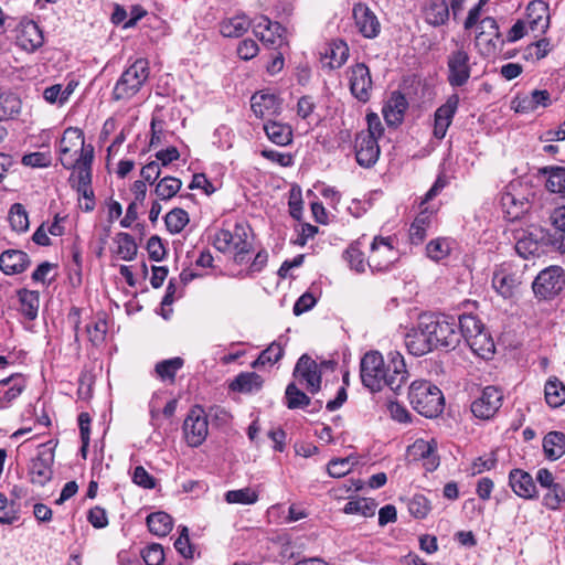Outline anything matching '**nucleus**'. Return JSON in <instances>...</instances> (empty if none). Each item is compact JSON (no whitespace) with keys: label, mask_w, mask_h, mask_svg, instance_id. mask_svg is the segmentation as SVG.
Here are the masks:
<instances>
[{"label":"nucleus","mask_w":565,"mask_h":565,"mask_svg":"<svg viewBox=\"0 0 565 565\" xmlns=\"http://www.w3.org/2000/svg\"><path fill=\"white\" fill-rule=\"evenodd\" d=\"M360 375L363 385L372 392H379L383 386H387L398 394L408 379V371L404 356L398 351L388 352L387 363L380 352L371 351L361 360Z\"/></svg>","instance_id":"obj_1"},{"label":"nucleus","mask_w":565,"mask_h":565,"mask_svg":"<svg viewBox=\"0 0 565 565\" xmlns=\"http://www.w3.org/2000/svg\"><path fill=\"white\" fill-rule=\"evenodd\" d=\"M419 319L434 349H455L459 344L460 333L454 317L424 313Z\"/></svg>","instance_id":"obj_2"},{"label":"nucleus","mask_w":565,"mask_h":565,"mask_svg":"<svg viewBox=\"0 0 565 565\" xmlns=\"http://www.w3.org/2000/svg\"><path fill=\"white\" fill-rule=\"evenodd\" d=\"M408 399L417 413L428 418L438 416L444 409V395L429 381H414L408 388Z\"/></svg>","instance_id":"obj_3"},{"label":"nucleus","mask_w":565,"mask_h":565,"mask_svg":"<svg viewBox=\"0 0 565 565\" xmlns=\"http://www.w3.org/2000/svg\"><path fill=\"white\" fill-rule=\"evenodd\" d=\"M150 68L146 58L136 60L127 67L113 89L114 100H128L134 97L149 78Z\"/></svg>","instance_id":"obj_4"},{"label":"nucleus","mask_w":565,"mask_h":565,"mask_svg":"<svg viewBox=\"0 0 565 565\" xmlns=\"http://www.w3.org/2000/svg\"><path fill=\"white\" fill-rule=\"evenodd\" d=\"M92 150L94 157V148L92 145H85L84 132L79 128H67L60 141V160L62 166L67 170H74L81 167L83 157Z\"/></svg>","instance_id":"obj_5"},{"label":"nucleus","mask_w":565,"mask_h":565,"mask_svg":"<svg viewBox=\"0 0 565 565\" xmlns=\"http://www.w3.org/2000/svg\"><path fill=\"white\" fill-rule=\"evenodd\" d=\"M213 245L222 253L233 249L235 262L242 264L245 255L252 250V244L248 242V227L243 223H236L233 232L222 228L215 233Z\"/></svg>","instance_id":"obj_6"},{"label":"nucleus","mask_w":565,"mask_h":565,"mask_svg":"<svg viewBox=\"0 0 565 565\" xmlns=\"http://www.w3.org/2000/svg\"><path fill=\"white\" fill-rule=\"evenodd\" d=\"M565 288V270L552 265L542 269L532 282V290L537 300H553Z\"/></svg>","instance_id":"obj_7"},{"label":"nucleus","mask_w":565,"mask_h":565,"mask_svg":"<svg viewBox=\"0 0 565 565\" xmlns=\"http://www.w3.org/2000/svg\"><path fill=\"white\" fill-rule=\"evenodd\" d=\"M446 63L448 84L451 87L465 86L469 82L472 71L470 55L465 46L457 45L455 50L450 51Z\"/></svg>","instance_id":"obj_8"},{"label":"nucleus","mask_w":565,"mask_h":565,"mask_svg":"<svg viewBox=\"0 0 565 565\" xmlns=\"http://www.w3.org/2000/svg\"><path fill=\"white\" fill-rule=\"evenodd\" d=\"M503 403V393L497 386H486L480 395L471 403L470 409L476 418L490 419L501 408Z\"/></svg>","instance_id":"obj_9"},{"label":"nucleus","mask_w":565,"mask_h":565,"mask_svg":"<svg viewBox=\"0 0 565 565\" xmlns=\"http://www.w3.org/2000/svg\"><path fill=\"white\" fill-rule=\"evenodd\" d=\"M182 429L185 441L190 447L201 446L209 434V423L204 411L201 407L190 409Z\"/></svg>","instance_id":"obj_10"},{"label":"nucleus","mask_w":565,"mask_h":565,"mask_svg":"<svg viewBox=\"0 0 565 565\" xmlns=\"http://www.w3.org/2000/svg\"><path fill=\"white\" fill-rule=\"evenodd\" d=\"M397 259V252L394 249L391 237H375L371 244V254L367 265L372 271H385Z\"/></svg>","instance_id":"obj_11"},{"label":"nucleus","mask_w":565,"mask_h":565,"mask_svg":"<svg viewBox=\"0 0 565 565\" xmlns=\"http://www.w3.org/2000/svg\"><path fill=\"white\" fill-rule=\"evenodd\" d=\"M349 85L351 94L361 103L370 100L373 82L369 67L356 63L349 68Z\"/></svg>","instance_id":"obj_12"},{"label":"nucleus","mask_w":565,"mask_h":565,"mask_svg":"<svg viewBox=\"0 0 565 565\" xmlns=\"http://www.w3.org/2000/svg\"><path fill=\"white\" fill-rule=\"evenodd\" d=\"M292 374L296 380L306 384V388L309 393L316 394L320 391L321 373L317 362L308 354H302L299 358Z\"/></svg>","instance_id":"obj_13"},{"label":"nucleus","mask_w":565,"mask_h":565,"mask_svg":"<svg viewBox=\"0 0 565 565\" xmlns=\"http://www.w3.org/2000/svg\"><path fill=\"white\" fill-rule=\"evenodd\" d=\"M54 463V452L52 449L40 451L29 465L30 482L35 486L44 487L52 480Z\"/></svg>","instance_id":"obj_14"},{"label":"nucleus","mask_w":565,"mask_h":565,"mask_svg":"<svg viewBox=\"0 0 565 565\" xmlns=\"http://www.w3.org/2000/svg\"><path fill=\"white\" fill-rule=\"evenodd\" d=\"M355 159L363 168L373 167L380 158V146L375 137L369 134H358L355 137Z\"/></svg>","instance_id":"obj_15"},{"label":"nucleus","mask_w":565,"mask_h":565,"mask_svg":"<svg viewBox=\"0 0 565 565\" xmlns=\"http://www.w3.org/2000/svg\"><path fill=\"white\" fill-rule=\"evenodd\" d=\"M458 106L459 96L457 94H452L448 97L445 104L436 109L434 115V137L443 139L446 136Z\"/></svg>","instance_id":"obj_16"},{"label":"nucleus","mask_w":565,"mask_h":565,"mask_svg":"<svg viewBox=\"0 0 565 565\" xmlns=\"http://www.w3.org/2000/svg\"><path fill=\"white\" fill-rule=\"evenodd\" d=\"M92 164H93V156L92 150H88V153L83 157L81 167L74 169L75 173H73L70 178V181L74 182L73 186L76 188L77 192L83 195L85 200H94V192L92 189Z\"/></svg>","instance_id":"obj_17"},{"label":"nucleus","mask_w":565,"mask_h":565,"mask_svg":"<svg viewBox=\"0 0 565 565\" xmlns=\"http://www.w3.org/2000/svg\"><path fill=\"white\" fill-rule=\"evenodd\" d=\"M17 32V43L24 51L32 53L43 45L42 30L34 21H21Z\"/></svg>","instance_id":"obj_18"},{"label":"nucleus","mask_w":565,"mask_h":565,"mask_svg":"<svg viewBox=\"0 0 565 565\" xmlns=\"http://www.w3.org/2000/svg\"><path fill=\"white\" fill-rule=\"evenodd\" d=\"M353 18L359 32L366 39H374L381 31V24L374 12L363 3L353 8Z\"/></svg>","instance_id":"obj_19"},{"label":"nucleus","mask_w":565,"mask_h":565,"mask_svg":"<svg viewBox=\"0 0 565 565\" xmlns=\"http://www.w3.org/2000/svg\"><path fill=\"white\" fill-rule=\"evenodd\" d=\"M509 484L513 492L523 499L537 498L536 484L532 476L522 469H512L509 473Z\"/></svg>","instance_id":"obj_20"},{"label":"nucleus","mask_w":565,"mask_h":565,"mask_svg":"<svg viewBox=\"0 0 565 565\" xmlns=\"http://www.w3.org/2000/svg\"><path fill=\"white\" fill-rule=\"evenodd\" d=\"M408 107L405 96L399 92H393L383 106L382 113L388 126H397L403 121Z\"/></svg>","instance_id":"obj_21"},{"label":"nucleus","mask_w":565,"mask_h":565,"mask_svg":"<svg viewBox=\"0 0 565 565\" xmlns=\"http://www.w3.org/2000/svg\"><path fill=\"white\" fill-rule=\"evenodd\" d=\"M480 32L476 36L478 45L486 44L487 53H493L498 43H503L495 19L487 17L480 22Z\"/></svg>","instance_id":"obj_22"},{"label":"nucleus","mask_w":565,"mask_h":565,"mask_svg":"<svg viewBox=\"0 0 565 565\" xmlns=\"http://www.w3.org/2000/svg\"><path fill=\"white\" fill-rule=\"evenodd\" d=\"M29 265V255L22 250L8 249L0 255V269L6 275L23 273Z\"/></svg>","instance_id":"obj_23"},{"label":"nucleus","mask_w":565,"mask_h":565,"mask_svg":"<svg viewBox=\"0 0 565 565\" xmlns=\"http://www.w3.org/2000/svg\"><path fill=\"white\" fill-rule=\"evenodd\" d=\"M405 345L408 352L415 356H422L433 350L434 347L430 342V339L426 334L420 319H418L417 328L412 332L407 333L405 339Z\"/></svg>","instance_id":"obj_24"},{"label":"nucleus","mask_w":565,"mask_h":565,"mask_svg":"<svg viewBox=\"0 0 565 565\" xmlns=\"http://www.w3.org/2000/svg\"><path fill=\"white\" fill-rule=\"evenodd\" d=\"M286 406L289 409L305 408L312 406L310 412H319L322 408V401L311 402L310 397L297 387L295 383H289L285 392Z\"/></svg>","instance_id":"obj_25"},{"label":"nucleus","mask_w":565,"mask_h":565,"mask_svg":"<svg viewBox=\"0 0 565 565\" xmlns=\"http://www.w3.org/2000/svg\"><path fill=\"white\" fill-rule=\"evenodd\" d=\"M527 23L532 31H545L548 26V6L541 0L529 3L526 8Z\"/></svg>","instance_id":"obj_26"},{"label":"nucleus","mask_w":565,"mask_h":565,"mask_svg":"<svg viewBox=\"0 0 565 565\" xmlns=\"http://www.w3.org/2000/svg\"><path fill=\"white\" fill-rule=\"evenodd\" d=\"M25 388V380L20 374L11 375L0 381V403L1 407L8 406Z\"/></svg>","instance_id":"obj_27"},{"label":"nucleus","mask_w":565,"mask_h":565,"mask_svg":"<svg viewBox=\"0 0 565 565\" xmlns=\"http://www.w3.org/2000/svg\"><path fill=\"white\" fill-rule=\"evenodd\" d=\"M22 100L9 88H0V121L14 119L21 114Z\"/></svg>","instance_id":"obj_28"},{"label":"nucleus","mask_w":565,"mask_h":565,"mask_svg":"<svg viewBox=\"0 0 565 565\" xmlns=\"http://www.w3.org/2000/svg\"><path fill=\"white\" fill-rule=\"evenodd\" d=\"M250 107L254 114L260 118L280 113V103L274 94L253 95Z\"/></svg>","instance_id":"obj_29"},{"label":"nucleus","mask_w":565,"mask_h":565,"mask_svg":"<svg viewBox=\"0 0 565 565\" xmlns=\"http://www.w3.org/2000/svg\"><path fill=\"white\" fill-rule=\"evenodd\" d=\"M268 139L277 146H287L292 141V129L289 125L269 120L264 125Z\"/></svg>","instance_id":"obj_30"},{"label":"nucleus","mask_w":565,"mask_h":565,"mask_svg":"<svg viewBox=\"0 0 565 565\" xmlns=\"http://www.w3.org/2000/svg\"><path fill=\"white\" fill-rule=\"evenodd\" d=\"M425 21L433 25L439 26L445 24L449 19V7L446 0H431L424 9Z\"/></svg>","instance_id":"obj_31"},{"label":"nucleus","mask_w":565,"mask_h":565,"mask_svg":"<svg viewBox=\"0 0 565 565\" xmlns=\"http://www.w3.org/2000/svg\"><path fill=\"white\" fill-rule=\"evenodd\" d=\"M544 397L552 408L561 407L565 403V385L557 376H551L544 385Z\"/></svg>","instance_id":"obj_32"},{"label":"nucleus","mask_w":565,"mask_h":565,"mask_svg":"<svg viewBox=\"0 0 565 565\" xmlns=\"http://www.w3.org/2000/svg\"><path fill=\"white\" fill-rule=\"evenodd\" d=\"M263 379L255 372H245L238 374L230 384V388L239 393L258 392L263 386Z\"/></svg>","instance_id":"obj_33"},{"label":"nucleus","mask_w":565,"mask_h":565,"mask_svg":"<svg viewBox=\"0 0 565 565\" xmlns=\"http://www.w3.org/2000/svg\"><path fill=\"white\" fill-rule=\"evenodd\" d=\"M543 449L546 458L556 460L565 454V434L550 431L543 438Z\"/></svg>","instance_id":"obj_34"},{"label":"nucleus","mask_w":565,"mask_h":565,"mask_svg":"<svg viewBox=\"0 0 565 565\" xmlns=\"http://www.w3.org/2000/svg\"><path fill=\"white\" fill-rule=\"evenodd\" d=\"M433 213L422 211L409 228V241L414 245L422 244L427 236V228L431 224Z\"/></svg>","instance_id":"obj_35"},{"label":"nucleus","mask_w":565,"mask_h":565,"mask_svg":"<svg viewBox=\"0 0 565 565\" xmlns=\"http://www.w3.org/2000/svg\"><path fill=\"white\" fill-rule=\"evenodd\" d=\"M147 525L154 535L166 536L171 532L173 522L168 513L159 511L147 516Z\"/></svg>","instance_id":"obj_36"},{"label":"nucleus","mask_w":565,"mask_h":565,"mask_svg":"<svg viewBox=\"0 0 565 565\" xmlns=\"http://www.w3.org/2000/svg\"><path fill=\"white\" fill-rule=\"evenodd\" d=\"M467 344L470 347L473 353L482 359H489L494 353V342L486 330H482L477 335H473V338L469 340Z\"/></svg>","instance_id":"obj_37"},{"label":"nucleus","mask_w":565,"mask_h":565,"mask_svg":"<svg viewBox=\"0 0 565 565\" xmlns=\"http://www.w3.org/2000/svg\"><path fill=\"white\" fill-rule=\"evenodd\" d=\"M20 300V311L29 320H34L38 317L40 296L38 291L22 289L18 292Z\"/></svg>","instance_id":"obj_38"},{"label":"nucleus","mask_w":565,"mask_h":565,"mask_svg":"<svg viewBox=\"0 0 565 565\" xmlns=\"http://www.w3.org/2000/svg\"><path fill=\"white\" fill-rule=\"evenodd\" d=\"M541 172L548 175L546 181L548 191L565 194V167H545Z\"/></svg>","instance_id":"obj_39"},{"label":"nucleus","mask_w":565,"mask_h":565,"mask_svg":"<svg viewBox=\"0 0 565 565\" xmlns=\"http://www.w3.org/2000/svg\"><path fill=\"white\" fill-rule=\"evenodd\" d=\"M115 242L117 244V254L121 259L130 262L136 257L138 247L130 234L120 232L116 235Z\"/></svg>","instance_id":"obj_40"},{"label":"nucleus","mask_w":565,"mask_h":565,"mask_svg":"<svg viewBox=\"0 0 565 565\" xmlns=\"http://www.w3.org/2000/svg\"><path fill=\"white\" fill-rule=\"evenodd\" d=\"M458 331L460 333V338L463 337L466 342L471 340L473 335H477L482 330H484V326L480 319L472 315H463L459 318Z\"/></svg>","instance_id":"obj_41"},{"label":"nucleus","mask_w":565,"mask_h":565,"mask_svg":"<svg viewBox=\"0 0 565 565\" xmlns=\"http://www.w3.org/2000/svg\"><path fill=\"white\" fill-rule=\"evenodd\" d=\"M326 57L329 58L330 68L341 67L349 57V47L343 41L333 42L326 51Z\"/></svg>","instance_id":"obj_42"},{"label":"nucleus","mask_w":565,"mask_h":565,"mask_svg":"<svg viewBox=\"0 0 565 565\" xmlns=\"http://www.w3.org/2000/svg\"><path fill=\"white\" fill-rule=\"evenodd\" d=\"M189 221V214L180 207L172 209L169 213H167L164 217L167 230L171 234H178L182 232L183 228L188 225Z\"/></svg>","instance_id":"obj_43"},{"label":"nucleus","mask_w":565,"mask_h":565,"mask_svg":"<svg viewBox=\"0 0 565 565\" xmlns=\"http://www.w3.org/2000/svg\"><path fill=\"white\" fill-rule=\"evenodd\" d=\"M184 361L182 358L175 356L172 359L160 361L156 364L154 371L157 375L166 381H173L177 372L183 366Z\"/></svg>","instance_id":"obj_44"},{"label":"nucleus","mask_w":565,"mask_h":565,"mask_svg":"<svg viewBox=\"0 0 565 565\" xmlns=\"http://www.w3.org/2000/svg\"><path fill=\"white\" fill-rule=\"evenodd\" d=\"M284 352L282 345L279 342L274 341L264 351H262L259 356L252 363V366L256 369L266 364H274L282 358Z\"/></svg>","instance_id":"obj_45"},{"label":"nucleus","mask_w":565,"mask_h":565,"mask_svg":"<svg viewBox=\"0 0 565 565\" xmlns=\"http://www.w3.org/2000/svg\"><path fill=\"white\" fill-rule=\"evenodd\" d=\"M376 503L373 500L360 498L350 500L345 503L343 511L347 514H361L363 516H373L375 514Z\"/></svg>","instance_id":"obj_46"},{"label":"nucleus","mask_w":565,"mask_h":565,"mask_svg":"<svg viewBox=\"0 0 565 565\" xmlns=\"http://www.w3.org/2000/svg\"><path fill=\"white\" fill-rule=\"evenodd\" d=\"M182 182L174 177H164L156 185V194L160 200L173 198L181 189Z\"/></svg>","instance_id":"obj_47"},{"label":"nucleus","mask_w":565,"mask_h":565,"mask_svg":"<svg viewBox=\"0 0 565 565\" xmlns=\"http://www.w3.org/2000/svg\"><path fill=\"white\" fill-rule=\"evenodd\" d=\"M9 222L12 230L17 232H25L29 228V217L24 206L14 203L9 211Z\"/></svg>","instance_id":"obj_48"},{"label":"nucleus","mask_w":565,"mask_h":565,"mask_svg":"<svg viewBox=\"0 0 565 565\" xmlns=\"http://www.w3.org/2000/svg\"><path fill=\"white\" fill-rule=\"evenodd\" d=\"M437 444L434 439L426 441L424 439H417L413 445L407 448V456L412 460H424L429 457L433 450H436Z\"/></svg>","instance_id":"obj_49"},{"label":"nucleus","mask_w":565,"mask_h":565,"mask_svg":"<svg viewBox=\"0 0 565 565\" xmlns=\"http://www.w3.org/2000/svg\"><path fill=\"white\" fill-rule=\"evenodd\" d=\"M546 490L547 492L543 497V504L550 510L559 509L565 502V488L557 482Z\"/></svg>","instance_id":"obj_50"},{"label":"nucleus","mask_w":565,"mask_h":565,"mask_svg":"<svg viewBox=\"0 0 565 565\" xmlns=\"http://www.w3.org/2000/svg\"><path fill=\"white\" fill-rule=\"evenodd\" d=\"M450 250V242L446 238L431 239L426 246L427 256L436 262L446 258Z\"/></svg>","instance_id":"obj_51"},{"label":"nucleus","mask_w":565,"mask_h":565,"mask_svg":"<svg viewBox=\"0 0 565 565\" xmlns=\"http://www.w3.org/2000/svg\"><path fill=\"white\" fill-rule=\"evenodd\" d=\"M228 503L254 504L258 500V493L250 488L230 490L225 493Z\"/></svg>","instance_id":"obj_52"},{"label":"nucleus","mask_w":565,"mask_h":565,"mask_svg":"<svg viewBox=\"0 0 565 565\" xmlns=\"http://www.w3.org/2000/svg\"><path fill=\"white\" fill-rule=\"evenodd\" d=\"M344 259L349 263L350 268L361 274L365 271V259L363 252L358 244H351L343 254Z\"/></svg>","instance_id":"obj_53"},{"label":"nucleus","mask_w":565,"mask_h":565,"mask_svg":"<svg viewBox=\"0 0 565 565\" xmlns=\"http://www.w3.org/2000/svg\"><path fill=\"white\" fill-rule=\"evenodd\" d=\"M515 250L521 257L529 258L530 256L540 254L541 244L537 239L532 237V234H530L529 236H523L518 239Z\"/></svg>","instance_id":"obj_54"},{"label":"nucleus","mask_w":565,"mask_h":565,"mask_svg":"<svg viewBox=\"0 0 565 565\" xmlns=\"http://www.w3.org/2000/svg\"><path fill=\"white\" fill-rule=\"evenodd\" d=\"M285 32L286 29L281 24L273 22L262 42L269 49H278L285 43Z\"/></svg>","instance_id":"obj_55"},{"label":"nucleus","mask_w":565,"mask_h":565,"mask_svg":"<svg viewBox=\"0 0 565 565\" xmlns=\"http://www.w3.org/2000/svg\"><path fill=\"white\" fill-rule=\"evenodd\" d=\"M408 511L416 519H424L429 513L431 507L429 500L423 494H415L408 501Z\"/></svg>","instance_id":"obj_56"},{"label":"nucleus","mask_w":565,"mask_h":565,"mask_svg":"<svg viewBox=\"0 0 565 565\" xmlns=\"http://www.w3.org/2000/svg\"><path fill=\"white\" fill-rule=\"evenodd\" d=\"M248 23L245 19L234 18L221 25V33L226 38H238L247 30Z\"/></svg>","instance_id":"obj_57"},{"label":"nucleus","mask_w":565,"mask_h":565,"mask_svg":"<svg viewBox=\"0 0 565 565\" xmlns=\"http://www.w3.org/2000/svg\"><path fill=\"white\" fill-rule=\"evenodd\" d=\"M141 556L147 565H162L164 551L161 544L152 543L141 551Z\"/></svg>","instance_id":"obj_58"},{"label":"nucleus","mask_w":565,"mask_h":565,"mask_svg":"<svg viewBox=\"0 0 565 565\" xmlns=\"http://www.w3.org/2000/svg\"><path fill=\"white\" fill-rule=\"evenodd\" d=\"M513 278L503 273H494L492 277V286L502 297L508 298L512 295Z\"/></svg>","instance_id":"obj_59"},{"label":"nucleus","mask_w":565,"mask_h":565,"mask_svg":"<svg viewBox=\"0 0 565 565\" xmlns=\"http://www.w3.org/2000/svg\"><path fill=\"white\" fill-rule=\"evenodd\" d=\"M149 258L154 262H161L166 256V247L158 235H152L147 243Z\"/></svg>","instance_id":"obj_60"},{"label":"nucleus","mask_w":565,"mask_h":565,"mask_svg":"<svg viewBox=\"0 0 565 565\" xmlns=\"http://www.w3.org/2000/svg\"><path fill=\"white\" fill-rule=\"evenodd\" d=\"M86 332L92 343L99 344L105 340L106 335V322L103 320L88 323L86 326Z\"/></svg>","instance_id":"obj_61"},{"label":"nucleus","mask_w":565,"mask_h":565,"mask_svg":"<svg viewBox=\"0 0 565 565\" xmlns=\"http://www.w3.org/2000/svg\"><path fill=\"white\" fill-rule=\"evenodd\" d=\"M22 163L33 168L49 167L51 164V156L44 152L28 153L22 157Z\"/></svg>","instance_id":"obj_62"},{"label":"nucleus","mask_w":565,"mask_h":565,"mask_svg":"<svg viewBox=\"0 0 565 565\" xmlns=\"http://www.w3.org/2000/svg\"><path fill=\"white\" fill-rule=\"evenodd\" d=\"M174 547L183 557H192L193 550L190 544L189 530L186 526L181 527L180 535L174 542Z\"/></svg>","instance_id":"obj_63"},{"label":"nucleus","mask_w":565,"mask_h":565,"mask_svg":"<svg viewBox=\"0 0 565 565\" xmlns=\"http://www.w3.org/2000/svg\"><path fill=\"white\" fill-rule=\"evenodd\" d=\"M132 481L145 489H152L156 486L154 478L142 466L135 468Z\"/></svg>","instance_id":"obj_64"}]
</instances>
